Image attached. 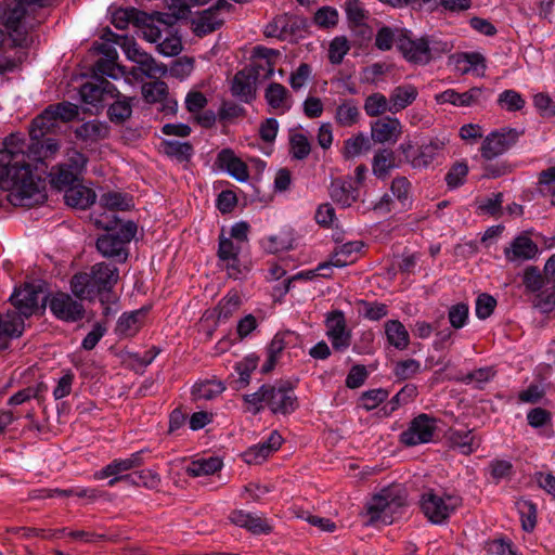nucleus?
<instances>
[{
	"instance_id": "obj_1",
	"label": "nucleus",
	"mask_w": 555,
	"mask_h": 555,
	"mask_svg": "<svg viewBox=\"0 0 555 555\" xmlns=\"http://www.w3.org/2000/svg\"><path fill=\"white\" fill-rule=\"evenodd\" d=\"M0 150V190L9 191L8 198L14 205L31 207L46 202L44 181L35 178L30 170L33 160L23 150L24 141L12 133Z\"/></svg>"
},
{
	"instance_id": "obj_2",
	"label": "nucleus",
	"mask_w": 555,
	"mask_h": 555,
	"mask_svg": "<svg viewBox=\"0 0 555 555\" xmlns=\"http://www.w3.org/2000/svg\"><path fill=\"white\" fill-rule=\"evenodd\" d=\"M57 126V119L52 109L47 107L35 117L29 127L28 157L37 162L55 155L60 149L59 142L53 138H46Z\"/></svg>"
},
{
	"instance_id": "obj_3",
	"label": "nucleus",
	"mask_w": 555,
	"mask_h": 555,
	"mask_svg": "<svg viewBox=\"0 0 555 555\" xmlns=\"http://www.w3.org/2000/svg\"><path fill=\"white\" fill-rule=\"evenodd\" d=\"M43 0H15L12 7H9L3 12V23L7 29L11 33L13 41L16 46H27L28 29H33L37 24L27 21V10L25 4H42Z\"/></svg>"
},
{
	"instance_id": "obj_4",
	"label": "nucleus",
	"mask_w": 555,
	"mask_h": 555,
	"mask_svg": "<svg viewBox=\"0 0 555 555\" xmlns=\"http://www.w3.org/2000/svg\"><path fill=\"white\" fill-rule=\"evenodd\" d=\"M266 405L273 414L287 415L298 409V398L289 382L280 380L273 385L263 384Z\"/></svg>"
},
{
	"instance_id": "obj_5",
	"label": "nucleus",
	"mask_w": 555,
	"mask_h": 555,
	"mask_svg": "<svg viewBox=\"0 0 555 555\" xmlns=\"http://www.w3.org/2000/svg\"><path fill=\"white\" fill-rule=\"evenodd\" d=\"M461 504L459 495L439 496L433 491L424 493L421 500L423 513L434 524H442Z\"/></svg>"
},
{
	"instance_id": "obj_6",
	"label": "nucleus",
	"mask_w": 555,
	"mask_h": 555,
	"mask_svg": "<svg viewBox=\"0 0 555 555\" xmlns=\"http://www.w3.org/2000/svg\"><path fill=\"white\" fill-rule=\"evenodd\" d=\"M524 131L515 128H502L501 130L489 133L480 147L482 158L491 160L515 145Z\"/></svg>"
},
{
	"instance_id": "obj_7",
	"label": "nucleus",
	"mask_w": 555,
	"mask_h": 555,
	"mask_svg": "<svg viewBox=\"0 0 555 555\" xmlns=\"http://www.w3.org/2000/svg\"><path fill=\"white\" fill-rule=\"evenodd\" d=\"M101 304L115 301L112 287L118 281V269L109 263H95L89 274Z\"/></svg>"
},
{
	"instance_id": "obj_8",
	"label": "nucleus",
	"mask_w": 555,
	"mask_h": 555,
	"mask_svg": "<svg viewBox=\"0 0 555 555\" xmlns=\"http://www.w3.org/2000/svg\"><path fill=\"white\" fill-rule=\"evenodd\" d=\"M397 49L402 57L413 65H427L428 64V47L426 37L415 38L411 30L403 29L402 35H399L397 41Z\"/></svg>"
},
{
	"instance_id": "obj_9",
	"label": "nucleus",
	"mask_w": 555,
	"mask_h": 555,
	"mask_svg": "<svg viewBox=\"0 0 555 555\" xmlns=\"http://www.w3.org/2000/svg\"><path fill=\"white\" fill-rule=\"evenodd\" d=\"M308 27L307 18L296 14L278 15L264 28V35L271 38L286 39L287 36L300 35Z\"/></svg>"
},
{
	"instance_id": "obj_10",
	"label": "nucleus",
	"mask_w": 555,
	"mask_h": 555,
	"mask_svg": "<svg viewBox=\"0 0 555 555\" xmlns=\"http://www.w3.org/2000/svg\"><path fill=\"white\" fill-rule=\"evenodd\" d=\"M436 430L435 420L427 414H420L410 423V426L400 435V441L406 447L431 441Z\"/></svg>"
},
{
	"instance_id": "obj_11",
	"label": "nucleus",
	"mask_w": 555,
	"mask_h": 555,
	"mask_svg": "<svg viewBox=\"0 0 555 555\" xmlns=\"http://www.w3.org/2000/svg\"><path fill=\"white\" fill-rule=\"evenodd\" d=\"M116 91V86L105 77L94 78L80 87V96L86 104L96 108L104 107L109 96Z\"/></svg>"
},
{
	"instance_id": "obj_12",
	"label": "nucleus",
	"mask_w": 555,
	"mask_h": 555,
	"mask_svg": "<svg viewBox=\"0 0 555 555\" xmlns=\"http://www.w3.org/2000/svg\"><path fill=\"white\" fill-rule=\"evenodd\" d=\"M48 302L52 313L62 321L76 322L85 315L82 304L68 294L57 293Z\"/></svg>"
},
{
	"instance_id": "obj_13",
	"label": "nucleus",
	"mask_w": 555,
	"mask_h": 555,
	"mask_svg": "<svg viewBox=\"0 0 555 555\" xmlns=\"http://www.w3.org/2000/svg\"><path fill=\"white\" fill-rule=\"evenodd\" d=\"M258 77L259 72L254 67H245L238 70L232 80V94L246 103L251 102L256 96Z\"/></svg>"
},
{
	"instance_id": "obj_14",
	"label": "nucleus",
	"mask_w": 555,
	"mask_h": 555,
	"mask_svg": "<svg viewBox=\"0 0 555 555\" xmlns=\"http://www.w3.org/2000/svg\"><path fill=\"white\" fill-rule=\"evenodd\" d=\"M402 132L399 119L385 116L377 119L371 126V137L374 142H397Z\"/></svg>"
},
{
	"instance_id": "obj_15",
	"label": "nucleus",
	"mask_w": 555,
	"mask_h": 555,
	"mask_svg": "<svg viewBox=\"0 0 555 555\" xmlns=\"http://www.w3.org/2000/svg\"><path fill=\"white\" fill-rule=\"evenodd\" d=\"M283 443V438L278 430L271 431L268 439L256 446L250 447L245 452V461L248 464H259L271 453L279 450Z\"/></svg>"
},
{
	"instance_id": "obj_16",
	"label": "nucleus",
	"mask_w": 555,
	"mask_h": 555,
	"mask_svg": "<svg viewBox=\"0 0 555 555\" xmlns=\"http://www.w3.org/2000/svg\"><path fill=\"white\" fill-rule=\"evenodd\" d=\"M149 310V307H143L138 310L122 313L116 324V334L122 337L134 336L142 327Z\"/></svg>"
},
{
	"instance_id": "obj_17",
	"label": "nucleus",
	"mask_w": 555,
	"mask_h": 555,
	"mask_svg": "<svg viewBox=\"0 0 555 555\" xmlns=\"http://www.w3.org/2000/svg\"><path fill=\"white\" fill-rule=\"evenodd\" d=\"M95 246L103 257L115 258L119 262H126L128 258L126 245L114 233H106L99 236Z\"/></svg>"
},
{
	"instance_id": "obj_18",
	"label": "nucleus",
	"mask_w": 555,
	"mask_h": 555,
	"mask_svg": "<svg viewBox=\"0 0 555 555\" xmlns=\"http://www.w3.org/2000/svg\"><path fill=\"white\" fill-rule=\"evenodd\" d=\"M113 100L112 103L107 104V117L111 122L115 125H121L131 117L132 114V101L134 98H129L116 91L109 96Z\"/></svg>"
},
{
	"instance_id": "obj_19",
	"label": "nucleus",
	"mask_w": 555,
	"mask_h": 555,
	"mask_svg": "<svg viewBox=\"0 0 555 555\" xmlns=\"http://www.w3.org/2000/svg\"><path fill=\"white\" fill-rule=\"evenodd\" d=\"M217 164L237 181L244 182L249 178L247 165L231 149H223L218 153Z\"/></svg>"
},
{
	"instance_id": "obj_20",
	"label": "nucleus",
	"mask_w": 555,
	"mask_h": 555,
	"mask_svg": "<svg viewBox=\"0 0 555 555\" xmlns=\"http://www.w3.org/2000/svg\"><path fill=\"white\" fill-rule=\"evenodd\" d=\"M402 504L400 500H390L386 491L375 495L366 507L367 514L370 515L369 524H374L378 520H382L384 524H390L391 520L387 519V512L391 511L393 505L399 507L402 506Z\"/></svg>"
},
{
	"instance_id": "obj_21",
	"label": "nucleus",
	"mask_w": 555,
	"mask_h": 555,
	"mask_svg": "<svg viewBox=\"0 0 555 555\" xmlns=\"http://www.w3.org/2000/svg\"><path fill=\"white\" fill-rule=\"evenodd\" d=\"M74 133L76 139L92 144L109 135V126L105 121L93 119L78 126Z\"/></svg>"
},
{
	"instance_id": "obj_22",
	"label": "nucleus",
	"mask_w": 555,
	"mask_h": 555,
	"mask_svg": "<svg viewBox=\"0 0 555 555\" xmlns=\"http://www.w3.org/2000/svg\"><path fill=\"white\" fill-rule=\"evenodd\" d=\"M481 94L482 89L479 87L470 88L463 93H459L452 89H449L437 94L436 101L441 104L450 103L455 106H470L480 102Z\"/></svg>"
},
{
	"instance_id": "obj_23",
	"label": "nucleus",
	"mask_w": 555,
	"mask_h": 555,
	"mask_svg": "<svg viewBox=\"0 0 555 555\" xmlns=\"http://www.w3.org/2000/svg\"><path fill=\"white\" fill-rule=\"evenodd\" d=\"M95 192L81 184H74L67 188L64 194L66 205L82 210L90 207L95 202Z\"/></svg>"
},
{
	"instance_id": "obj_24",
	"label": "nucleus",
	"mask_w": 555,
	"mask_h": 555,
	"mask_svg": "<svg viewBox=\"0 0 555 555\" xmlns=\"http://www.w3.org/2000/svg\"><path fill=\"white\" fill-rule=\"evenodd\" d=\"M538 253L537 244L528 236L519 235L511 244L509 247L504 249L507 260L514 261L517 259L528 260L533 258Z\"/></svg>"
},
{
	"instance_id": "obj_25",
	"label": "nucleus",
	"mask_w": 555,
	"mask_h": 555,
	"mask_svg": "<svg viewBox=\"0 0 555 555\" xmlns=\"http://www.w3.org/2000/svg\"><path fill=\"white\" fill-rule=\"evenodd\" d=\"M141 453L142 451L131 454L128 459L114 460L100 472L94 474L95 479H104L111 476L117 477L124 472L141 466L143 462Z\"/></svg>"
},
{
	"instance_id": "obj_26",
	"label": "nucleus",
	"mask_w": 555,
	"mask_h": 555,
	"mask_svg": "<svg viewBox=\"0 0 555 555\" xmlns=\"http://www.w3.org/2000/svg\"><path fill=\"white\" fill-rule=\"evenodd\" d=\"M417 89L413 85H403L393 88L389 95V112L396 114L410 104L417 98Z\"/></svg>"
},
{
	"instance_id": "obj_27",
	"label": "nucleus",
	"mask_w": 555,
	"mask_h": 555,
	"mask_svg": "<svg viewBox=\"0 0 555 555\" xmlns=\"http://www.w3.org/2000/svg\"><path fill=\"white\" fill-rule=\"evenodd\" d=\"M330 193L332 199L344 207L351 206L359 196V190L350 181L343 180L333 181Z\"/></svg>"
},
{
	"instance_id": "obj_28",
	"label": "nucleus",
	"mask_w": 555,
	"mask_h": 555,
	"mask_svg": "<svg viewBox=\"0 0 555 555\" xmlns=\"http://www.w3.org/2000/svg\"><path fill=\"white\" fill-rule=\"evenodd\" d=\"M335 121L340 127H352L360 119V111L356 100L345 99L336 107Z\"/></svg>"
},
{
	"instance_id": "obj_29",
	"label": "nucleus",
	"mask_w": 555,
	"mask_h": 555,
	"mask_svg": "<svg viewBox=\"0 0 555 555\" xmlns=\"http://www.w3.org/2000/svg\"><path fill=\"white\" fill-rule=\"evenodd\" d=\"M451 447L462 454L468 455L480 446V439L476 438L473 430H454L450 434Z\"/></svg>"
},
{
	"instance_id": "obj_30",
	"label": "nucleus",
	"mask_w": 555,
	"mask_h": 555,
	"mask_svg": "<svg viewBox=\"0 0 555 555\" xmlns=\"http://www.w3.org/2000/svg\"><path fill=\"white\" fill-rule=\"evenodd\" d=\"M396 155L390 149H382L377 151L373 157V173L378 179H386L391 169L396 168Z\"/></svg>"
},
{
	"instance_id": "obj_31",
	"label": "nucleus",
	"mask_w": 555,
	"mask_h": 555,
	"mask_svg": "<svg viewBox=\"0 0 555 555\" xmlns=\"http://www.w3.org/2000/svg\"><path fill=\"white\" fill-rule=\"evenodd\" d=\"M385 333L388 343L398 350H404L410 343L409 333L398 320H389L385 323Z\"/></svg>"
},
{
	"instance_id": "obj_32",
	"label": "nucleus",
	"mask_w": 555,
	"mask_h": 555,
	"mask_svg": "<svg viewBox=\"0 0 555 555\" xmlns=\"http://www.w3.org/2000/svg\"><path fill=\"white\" fill-rule=\"evenodd\" d=\"M138 68H132V75L135 76L137 72L151 79H157L166 75L167 67L164 64L157 63L156 60L149 53L139 55L137 61Z\"/></svg>"
},
{
	"instance_id": "obj_33",
	"label": "nucleus",
	"mask_w": 555,
	"mask_h": 555,
	"mask_svg": "<svg viewBox=\"0 0 555 555\" xmlns=\"http://www.w3.org/2000/svg\"><path fill=\"white\" fill-rule=\"evenodd\" d=\"M193 24L195 35L204 37L219 29L223 24V20L220 18L218 14L214 13L212 10L207 9L201 13Z\"/></svg>"
},
{
	"instance_id": "obj_34",
	"label": "nucleus",
	"mask_w": 555,
	"mask_h": 555,
	"mask_svg": "<svg viewBox=\"0 0 555 555\" xmlns=\"http://www.w3.org/2000/svg\"><path fill=\"white\" fill-rule=\"evenodd\" d=\"M162 149L165 155L180 163L189 162L194 154L193 145L190 142L165 140L162 142Z\"/></svg>"
},
{
	"instance_id": "obj_35",
	"label": "nucleus",
	"mask_w": 555,
	"mask_h": 555,
	"mask_svg": "<svg viewBox=\"0 0 555 555\" xmlns=\"http://www.w3.org/2000/svg\"><path fill=\"white\" fill-rule=\"evenodd\" d=\"M51 177V184L59 190H66L67 188L75 184L78 181L77 172H75L70 166H66L65 164H60L55 167H52V170L49 175Z\"/></svg>"
},
{
	"instance_id": "obj_36",
	"label": "nucleus",
	"mask_w": 555,
	"mask_h": 555,
	"mask_svg": "<svg viewBox=\"0 0 555 555\" xmlns=\"http://www.w3.org/2000/svg\"><path fill=\"white\" fill-rule=\"evenodd\" d=\"M169 9L172 10L171 13L154 12V22L171 27L178 20L186 17L190 12L189 5L182 0H171Z\"/></svg>"
},
{
	"instance_id": "obj_37",
	"label": "nucleus",
	"mask_w": 555,
	"mask_h": 555,
	"mask_svg": "<svg viewBox=\"0 0 555 555\" xmlns=\"http://www.w3.org/2000/svg\"><path fill=\"white\" fill-rule=\"evenodd\" d=\"M258 362L259 357L250 354L235 364L234 370L238 374V378L234 380L235 389H242L248 386L250 374L257 369Z\"/></svg>"
},
{
	"instance_id": "obj_38",
	"label": "nucleus",
	"mask_w": 555,
	"mask_h": 555,
	"mask_svg": "<svg viewBox=\"0 0 555 555\" xmlns=\"http://www.w3.org/2000/svg\"><path fill=\"white\" fill-rule=\"evenodd\" d=\"M288 144V153L292 159L304 160L311 152V143L304 133L291 131Z\"/></svg>"
},
{
	"instance_id": "obj_39",
	"label": "nucleus",
	"mask_w": 555,
	"mask_h": 555,
	"mask_svg": "<svg viewBox=\"0 0 555 555\" xmlns=\"http://www.w3.org/2000/svg\"><path fill=\"white\" fill-rule=\"evenodd\" d=\"M443 145L444 143L440 140L423 144L418 150V154L411 159V165L414 168L427 167L435 159L438 152L442 150Z\"/></svg>"
},
{
	"instance_id": "obj_40",
	"label": "nucleus",
	"mask_w": 555,
	"mask_h": 555,
	"mask_svg": "<svg viewBox=\"0 0 555 555\" xmlns=\"http://www.w3.org/2000/svg\"><path fill=\"white\" fill-rule=\"evenodd\" d=\"M222 461L219 457L211 456L209 459H201L193 461L186 468L189 476L198 477L205 475H212L220 470Z\"/></svg>"
},
{
	"instance_id": "obj_41",
	"label": "nucleus",
	"mask_w": 555,
	"mask_h": 555,
	"mask_svg": "<svg viewBox=\"0 0 555 555\" xmlns=\"http://www.w3.org/2000/svg\"><path fill=\"white\" fill-rule=\"evenodd\" d=\"M70 287L74 295L78 298L92 300L96 297L89 273L75 274L72 278Z\"/></svg>"
},
{
	"instance_id": "obj_42",
	"label": "nucleus",
	"mask_w": 555,
	"mask_h": 555,
	"mask_svg": "<svg viewBox=\"0 0 555 555\" xmlns=\"http://www.w3.org/2000/svg\"><path fill=\"white\" fill-rule=\"evenodd\" d=\"M100 205L111 211L129 210L133 206L131 197L115 191L103 193L100 197Z\"/></svg>"
},
{
	"instance_id": "obj_43",
	"label": "nucleus",
	"mask_w": 555,
	"mask_h": 555,
	"mask_svg": "<svg viewBox=\"0 0 555 555\" xmlns=\"http://www.w3.org/2000/svg\"><path fill=\"white\" fill-rule=\"evenodd\" d=\"M225 387L221 382L205 380L199 384H195L192 389L194 399L211 400L224 391Z\"/></svg>"
},
{
	"instance_id": "obj_44",
	"label": "nucleus",
	"mask_w": 555,
	"mask_h": 555,
	"mask_svg": "<svg viewBox=\"0 0 555 555\" xmlns=\"http://www.w3.org/2000/svg\"><path fill=\"white\" fill-rule=\"evenodd\" d=\"M404 28L392 29L389 26H383L375 36V47L380 51H389L392 46H397L399 35H402Z\"/></svg>"
},
{
	"instance_id": "obj_45",
	"label": "nucleus",
	"mask_w": 555,
	"mask_h": 555,
	"mask_svg": "<svg viewBox=\"0 0 555 555\" xmlns=\"http://www.w3.org/2000/svg\"><path fill=\"white\" fill-rule=\"evenodd\" d=\"M240 247L235 246L231 238L220 237L218 256L223 261H229L228 270L237 271L236 262L238 261L237 256Z\"/></svg>"
},
{
	"instance_id": "obj_46",
	"label": "nucleus",
	"mask_w": 555,
	"mask_h": 555,
	"mask_svg": "<svg viewBox=\"0 0 555 555\" xmlns=\"http://www.w3.org/2000/svg\"><path fill=\"white\" fill-rule=\"evenodd\" d=\"M364 111L370 117L380 116L389 112V100L379 92L372 93L364 101Z\"/></svg>"
},
{
	"instance_id": "obj_47",
	"label": "nucleus",
	"mask_w": 555,
	"mask_h": 555,
	"mask_svg": "<svg viewBox=\"0 0 555 555\" xmlns=\"http://www.w3.org/2000/svg\"><path fill=\"white\" fill-rule=\"evenodd\" d=\"M520 514L521 527L526 532H531L537 525V506L531 501L521 500L517 502Z\"/></svg>"
},
{
	"instance_id": "obj_48",
	"label": "nucleus",
	"mask_w": 555,
	"mask_h": 555,
	"mask_svg": "<svg viewBox=\"0 0 555 555\" xmlns=\"http://www.w3.org/2000/svg\"><path fill=\"white\" fill-rule=\"evenodd\" d=\"M369 149V139L363 133H358L345 141L343 153L345 158L348 159L359 156L363 151H367Z\"/></svg>"
},
{
	"instance_id": "obj_49",
	"label": "nucleus",
	"mask_w": 555,
	"mask_h": 555,
	"mask_svg": "<svg viewBox=\"0 0 555 555\" xmlns=\"http://www.w3.org/2000/svg\"><path fill=\"white\" fill-rule=\"evenodd\" d=\"M142 95L149 103L162 101L167 95V85L157 78L155 81L142 85Z\"/></svg>"
},
{
	"instance_id": "obj_50",
	"label": "nucleus",
	"mask_w": 555,
	"mask_h": 555,
	"mask_svg": "<svg viewBox=\"0 0 555 555\" xmlns=\"http://www.w3.org/2000/svg\"><path fill=\"white\" fill-rule=\"evenodd\" d=\"M521 94L515 90H504L498 99V104L507 112H517L525 106Z\"/></svg>"
},
{
	"instance_id": "obj_51",
	"label": "nucleus",
	"mask_w": 555,
	"mask_h": 555,
	"mask_svg": "<svg viewBox=\"0 0 555 555\" xmlns=\"http://www.w3.org/2000/svg\"><path fill=\"white\" fill-rule=\"evenodd\" d=\"M363 244L361 242H348L344 244L338 251L334 254L332 257V263L335 267L341 268L346 266L348 262H351L352 259H349V257L361 250Z\"/></svg>"
},
{
	"instance_id": "obj_52",
	"label": "nucleus",
	"mask_w": 555,
	"mask_h": 555,
	"mask_svg": "<svg viewBox=\"0 0 555 555\" xmlns=\"http://www.w3.org/2000/svg\"><path fill=\"white\" fill-rule=\"evenodd\" d=\"M325 326L326 336L348 331L344 312L340 310H333L328 312L325 319Z\"/></svg>"
},
{
	"instance_id": "obj_53",
	"label": "nucleus",
	"mask_w": 555,
	"mask_h": 555,
	"mask_svg": "<svg viewBox=\"0 0 555 555\" xmlns=\"http://www.w3.org/2000/svg\"><path fill=\"white\" fill-rule=\"evenodd\" d=\"M350 49L349 42L345 37H336L330 43L328 60L332 64L338 65Z\"/></svg>"
},
{
	"instance_id": "obj_54",
	"label": "nucleus",
	"mask_w": 555,
	"mask_h": 555,
	"mask_svg": "<svg viewBox=\"0 0 555 555\" xmlns=\"http://www.w3.org/2000/svg\"><path fill=\"white\" fill-rule=\"evenodd\" d=\"M522 283L526 286L527 289L531 292H538L540 291L545 284H548L546 282V279L543 273L540 272V270L537 267H528L525 270Z\"/></svg>"
},
{
	"instance_id": "obj_55",
	"label": "nucleus",
	"mask_w": 555,
	"mask_h": 555,
	"mask_svg": "<svg viewBox=\"0 0 555 555\" xmlns=\"http://www.w3.org/2000/svg\"><path fill=\"white\" fill-rule=\"evenodd\" d=\"M287 93L288 91L283 85L272 82L266 89L264 98L271 107L279 108L282 106Z\"/></svg>"
},
{
	"instance_id": "obj_56",
	"label": "nucleus",
	"mask_w": 555,
	"mask_h": 555,
	"mask_svg": "<svg viewBox=\"0 0 555 555\" xmlns=\"http://www.w3.org/2000/svg\"><path fill=\"white\" fill-rule=\"evenodd\" d=\"M345 10L348 20L354 25H362L369 16L367 11H365L360 0H347Z\"/></svg>"
},
{
	"instance_id": "obj_57",
	"label": "nucleus",
	"mask_w": 555,
	"mask_h": 555,
	"mask_svg": "<svg viewBox=\"0 0 555 555\" xmlns=\"http://www.w3.org/2000/svg\"><path fill=\"white\" fill-rule=\"evenodd\" d=\"M120 70L121 68L116 64V60L100 59L93 65L94 78L107 76L117 79Z\"/></svg>"
},
{
	"instance_id": "obj_58",
	"label": "nucleus",
	"mask_w": 555,
	"mask_h": 555,
	"mask_svg": "<svg viewBox=\"0 0 555 555\" xmlns=\"http://www.w3.org/2000/svg\"><path fill=\"white\" fill-rule=\"evenodd\" d=\"M496 307V299L486 293L480 294L476 299V315L480 320L488 319Z\"/></svg>"
},
{
	"instance_id": "obj_59",
	"label": "nucleus",
	"mask_w": 555,
	"mask_h": 555,
	"mask_svg": "<svg viewBox=\"0 0 555 555\" xmlns=\"http://www.w3.org/2000/svg\"><path fill=\"white\" fill-rule=\"evenodd\" d=\"M468 173V166L465 163H455L446 175V182L449 188H457L465 182Z\"/></svg>"
},
{
	"instance_id": "obj_60",
	"label": "nucleus",
	"mask_w": 555,
	"mask_h": 555,
	"mask_svg": "<svg viewBox=\"0 0 555 555\" xmlns=\"http://www.w3.org/2000/svg\"><path fill=\"white\" fill-rule=\"evenodd\" d=\"M421 363L414 359L399 361L393 370L396 377L401 380L409 379L420 373Z\"/></svg>"
},
{
	"instance_id": "obj_61",
	"label": "nucleus",
	"mask_w": 555,
	"mask_h": 555,
	"mask_svg": "<svg viewBox=\"0 0 555 555\" xmlns=\"http://www.w3.org/2000/svg\"><path fill=\"white\" fill-rule=\"evenodd\" d=\"M388 391L383 388L365 391L361 396L362 406L366 411H371L375 409L379 403L384 402L388 398Z\"/></svg>"
},
{
	"instance_id": "obj_62",
	"label": "nucleus",
	"mask_w": 555,
	"mask_h": 555,
	"mask_svg": "<svg viewBox=\"0 0 555 555\" xmlns=\"http://www.w3.org/2000/svg\"><path fill=\"white\" fill-rule=\"evenodd\" d=\"M240 305L241 298L237 294L225 296L218 306V320L229 319L238 309Z\"/></svg>"
},
{
	"instance_id": "obj_63",
	"label": "nucleus",
	"mask_w": 555,
	"mask_h": 555,
	"mask_svg": "<svg viewBox=\"0 0 555 555\" xmlns=\"http://www.w3.org/2000/svg\"><path fill=\"white\" fill-rule=\"evenodd\" d=\"M49 109L55 115L57 121H70L78 115V106L70 102H62L55 105H49Z\"/></svg>"
},
{
	"instance_id": "obj_64",
	"label": "nucleus",
	"mask_w": 555,
	"mask_h": 555,
	"mask_svg": "<svg viewBox=\"0 0 555 555\" xmlns=\"http://www.w3.org/2000/svg\"><path fill=\"white\" fill-rule=\"evenodd\" d=\"M449 321L452 327L462 328L468 319V306L460 302L449 309Z\"/></svg>"
}]
</instances>
